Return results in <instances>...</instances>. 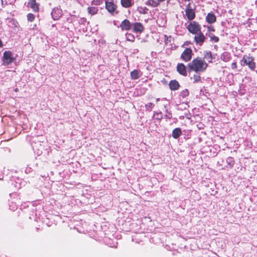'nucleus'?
Here are the masks:
<instances>
[{
    "label": "nucleus",
    "instance_id": "1",
    "mask_svg": "<svg viewBox=\"0 0 257 257\" xmlns=\"http://www.w3.org/2000/svg\"><path fill=\"white\" fill-rule=\"evenodd\" d=\"M207 64L202 58L197 57L188 64L189 71H194L197 73L203 72L207 67Z\"/></svg>",
    "mask_w": 257,
    "mask_h": 257
},
{
    "label": "nucleus",
    "instance_id": "2",
    "mask_svg": "<svg viewBox=\"0 0 257 257\" xmlns=\"http://www.w3.org/2000/svg\"><path fill=\"white\" fill-rule=\"evenodd\" d=\"M254 58L250 56V55H244L241 60V62L243 63L242 65H247L251 70H254L256 67V64L254 62Z\"/></svg>",
    "mask_w": 257,
    "mask_h": 257
},
{
    "label": "nucleus",
    "instance_id": "3",
    "mask_svg": "<svg viewBox=\"0 0 257 257\" xmlns=\"http://www.w3.org/2000/svg\"><path fill=\"white\" fill-rule=\"evenodd\" d=\"M15 58L13 53L10 51H6L3 54L2 58L3 65L8 66L11 64L14 60Z\"/></svg>",
    "mask_w": 257,
    "mask_h": 257
},
{
    "label": "nucleus",
    "instance_id": "4",
    "mask_svg": "<svg viewBox=\"0 0 257 257\" xmlns=\"http://www.w3.org/2000/svg\"><path fill=\"white\" fill-rule=\"evenodd\" d=\"M188 31L193 34H196L200 32V26L199 24L195 22H191L187 27Z\"/></svg>",
    "mask_w": 257,
    "mask_h": 257
},
{
    "label": "nucleus",
    "instance_id": "5",
    "mask_svg": "<svg viewBox=\"0 0 257 257\" xmlns=\"http://www.w3.org/2000/svg\"><path fill=\"white\" fill-rule=\"evenodd\" d=\"M105 8L112 15L117 14V12H115L116 6L112 2H106Z\"/></svg>",
    "mask_w": 257,
    "mask_h": 257
},
{
    "label": "nucleus",
    "instance_id": "6",
    "mask_svg": "<svg viewBox=\"0 0 257 257\" xmlns=\"http://www.w3.org/2000/svg\"><path fill=\"white\" fill-rule=\"evenodd\" d=\"M192 51L190 48H186L182 53L181 58L186 62L189 61L192 58Z\"/></svg>",
    "mask_w": 257,
    "mask_h": 257
},
{
    "label": "nucleus",
    "instance_id": "7",
    "mask_svg": "<svg viewBox=\"0 0 257 257\" xmlns=\"http://www.w3.org/2000/svg\"><path fill=\"white\" fill-rule=\"evenodd\" d=\"M185 12H186V15L187 18L189 20H192L194 19V18H195V13H194V11L193 10V9L191 8L190 4H189L187 6L186 10H185Z\"/></svg>",
    "mask_w": 257,
    "mask_h": 257
},
{
    "label": "nucleus",
    "instance_id": "8",
    "mask_svg": "<svg viewBox=\"0 0 257 257\" xmlns=\"http://www.w3.org/2000/svg\"><path fill=\"white\" fill-rule=\"evenodd\" d=\"M51 15L54 20H58L62 16V10L58 7L55 8L52 10Z\"/></svg>",
    "mask_w": 257,
    "mask_h": 257
},
{
    "label": "nucleus",
    "instance_id": "9",
    "mask_svg": "<svg viewBox=\"0 0 257 257\" xmlns=\"http://www.w3.org/2000/svg\"><path fill=\"white\" fill-rule=\"evenodd\" d=\"M194 39L196 43L201 46L204 42L205 37L203 33L200 31L199 33L196 34V35L194 37Z\"/></svg>",
    "mask_w": 257,
    "mask_h": 257
},
{
    "label": "nucleus",
    "instance_id": "10",
    "mask_svg": "<svg viewBox=\"0 0 257 257\" xmlns=\"http://www.w3.org/2000/svg\"><path fill=\"white\" fill-rule=\"evenodd\" d=\"M131 23L127 19H125L122 21L120 25V28L122 31H128L131 29Z\"/></svg>",
    "mask_w": 257,
    "mask_h": 257
},
{
    "label": "nucleus",
    "instance_id": "11",
    "mask_svg": "<svg viewBox=\"0 0 257 257\" xmlns=\"http://www.w3.org/2000/svg\"><path fill=\"white\" fill-rule=\"evenodd\" d=\"M177 71L183 76L187 75V71L186 66L183 63H179L177 66Z\"/></svg>",
    "mask_w": 257,
    "mask_h": 257
},
{
    "label": "nucleus",
    "instance_id": "12",
    "mask_svg": "<svg viewBox=\"0 0 257 257\" xmlns=\"http://www.w3.org/2000/svg\"><path fill=\"white\" fill-rule=\"evenodd\" d=\"M133 25L134 32L141 33L144 31V27L141 23H135Z\"/></svg>",
    "mask_w": 257,
    "mask_h": 257
},
{
    "label": "nucleus",
    "instance_id": "13",
    "mask_svg": "<svg viewBox=\"0 0 257 257\" xmlns=\"http://www.w3.org/2000/svg\"><path fill=\"white\" fill-rule=\"evenodd\" d=\"M142 75V72L138 70H134L131 72V78L134 80L139 78Z\"/></svg>",
    "mask_w": 257,
    "mask_h": 257
},
{
    "label": "nucleus",
    "instance_id": "14",
    "mask_svg": "<svg viewBox=\"0 0 257 257\" xmlns=\"http://www.w3.org/2000/svg\"><path fill=\"white\" fill-rule=\"evenodd\" d=\"M180 86L178 82L175 80H171L169 83V87L171 90H176L179 89Z\"/></svg>",
    "mask_w": 257,
    "mask_h": 257
},
{
    "label": "nucleus",
    "instance_id": "15",
    "mask_svg": "<svg viewBox=\"0 0 257 257\" xmlns=\"http://www.w3.org/2000/svg\"><path fill=\"white\" fill-rule=\"evenodd\" d=\"M230 58V54L227 52H223L220 56V59L225 62L229 61Z\"/></svg>",
    "mask_w": 257,
    "mask_h": 257
},
{
    "label": "nucleus",
    "instance_id": "16",
    "mask_svg": "<svg viewBox=\"0 0 257 257\" xmlns=\"http://www.w3.org/2000/svg\"><path fill=\"white\" fill-rule=\"evenodd\" d=\"M206 21L210 24L214 23L216 21V17L212 13H208L206 18Z\"/></svg>",
    "mask_w": 257,
    "mask_h": 257
},
{
    "label": "nucleus",
    "instance_id": "17",
    "mask_svg": "<svg viewBox=\"0 0 257 257\" xmlns=\"http://www.w3.org/2000/svg\"><path fill=\"white\" fill-rule=\"evenodd\" d=\"M182 135V131L180 128H175L172 132V137L174 139L178 138Z\"/></svg>",
    "mask_w": 257,
    "mask_h": 257
},
{
    "label": "nucleus",
    "instance_id": "18",
    "mask_svg": "<svg viewBox=\"0 0 257 257\" xmlns=\"http://www.w3.org/2000/svg\"><path fill=\"white\" fill-rule=\"evenodd\" d=\"M146 5L155 8L158 7L160 4L158 0H148L146 2Z\"/></svg>",
    "mask_w": 257,
    "mask_h": 257
},
{
    "label": "nucleus",
    "instance_id": "19",
    "mask_svg": "<svg viewBox=\"0 0 257 257\" xmlns=\"http://www.w3.org/2000/svg\"><path fill=\"white\" fill-rule=\"evenodd\" d=\"M204 57L208 60L209 62H211L213 58L212 53L210 51H205L204 52Z\"/></svg>",
    "mask_w": 257,
    "mask_h": 257
},
{
    "label": "nucleus",
    "instance_id": "20",
    "mask_svg": "<svg viewBox=\"0 0 257 257\" xmlns=\"http://www.w3.org/2000/svg\"><path fill=\"white\" fill-rule=\"evenodd\" d=\"M29 5H30L31 9L33 10L34 12H38L39 10V5L38 4L36 3V2H29L28 3Z\"/></svg>",
    "mask_w": 257,
    "mask_h": 257
},
{
    "label": "nucleus",
    "instance_id": "21",
    "mask_svg": "<svg viewBox=\"0 0 257 257\" xmlns=\"http://www.w3.org/2000/svg\"><path fill=\"white\" fill-rule=\"evenodd\" d=\"M121 5L124 8H129L132 6L131 0H121Z\"/></svg>",
    "mask_w": 257,
    "mask_h": 257
},
{
    "label": "nucleus",
    "instance_id": "22",
    "mask_svg": "<svg viewBox=\"0 0 257 257\" xmlns=\"http://www.w3.org/2000/svg\"><path fill=\"white\" fill-rule=\"evenodd\" d=\"M88 11L89 14H90L91 15H93L97 13L98 9L97 7H88Z\"/></svg>",
    "mask_w": 257,
    "mask_h": 257
},
{
    "label": "nucleus",
    "instance_id": "23",
    "mask_svg": "<svg viewBox=\"0 0 257 257\" xmlns=\"http://www.w3.org/2000/svg\"><path fill=\"white\" fill-rule=\"evenodd\" d=\"M126 38L127 41H131V42H134L135 41V36L130 33H126Z\"/></svg>",
    "mask_w": 257,
    "mask_h": 257
},
{
    "label": "nucleus",
    "instance_id": "24",
    "mask_svg": "<svg viewBox=\"0 0 257 257\" xmlns=\"http://www.w3.org/2000/svg\"><path fill=\"white\" fill-rule=\"evenodd\" d=\"M180 95L181 97L183 98L189 95V91L187 89H185L183 90L182 92H181Z\"/></svg>",
    "mask_w": 257,
    "mask_h": 257
},
{
    "label": "nucleus",
    "instance_id": "25",
    "mask_svg": "<svg viewBox=\"0 0 257 257\" xmlns=\"http://www.w3.org/2000/svg\"><path fill=\"white\" fill-rule=\"evenodd\" d=\"M154 106V104L151 102L145 105L146 109L149 111H151Z\"/></svg>",
    "mask_w": 257,
    "mask_h": 257
},
{
    "label": "nucleus",
    "instance_id": "26",
    "mask_svg": "<svg viewBox=\"0 0 257 257\" xmlns=\"http://www.w3.org/2000/svg\"><path fill=\"white\" fill-rule=\"evenodd\" d=\"M193 79L194 80V82H198L201 81V77L197 74H195L193 76Z\"/></svg>",
    "mask_w": 257,
    "mask_h": 257
},
{
    "label": "nucleus",
    "instance_id": "27",
    "mask_svg": "<svg viewBox=\"0 0 257 257\" xmlns=\"http://www.w3.org/2000/svg\"><path fill=\"white\" fill-rule=\"evenodd\" d=\"M27 19L29 22H33L35 19V16L32 14H29L27 15Z\"/></svg>",
    "mask_w": 257,
    "mask_h": 257
},
{
    "label": "nucleus",
    "instance_id": "28",
    "mask_svg": "<svg viewBox=\"0 0 257 257\" xmlns=\"http://www.w3.org/2000/svg\"><path fill=\"white\" fill-rule=\"evenodd\" d=\"M226 163L230 166H232L233 164V159L231 157H228L226 159Z\"/></svg>",
    "mask_w": 257,
    "mask_h": 257
},
{
    "label": "nucleus",
    "instance_id": "29",
    "mask_svg": "<svg viewBox=\"0 0 257 257\" xmlns=\"http://www.w3.org/2000/svg\"><path fill=\"white\" fill-rule=\"evenodd\" d=\"M102 3V0H93L92 4L94 5H100Z\"/></svg>",
    "mask_w": 257,
    "mask_h": 257
},
{
    "label": "nucleus",
    "instance_id": "30",
    "mask_svg": "<svg viewBox=\"0 0 257 257\" xmlns=\"http://www.w3.org/2000/svg\"><path fill=\"white\" fill-rule=\"evenodd\" d=\"M166 113L165 114V117L167 118H171L172 117V114L171 113L169 112L168 110H166Z\"/></svg>",
    "mask_w": 257,
    "mask_h": 257
},
{
    "label": "nucleus",
    "instance_id": "31",
    "mask_svg": "<svg viewBox=\"0 0 257 257\" xmlns=\"http://www.w3.org/2000/svg\"><path fill=\"white\" fill-rule=\"evenodd\" d=\"M86 22V19L84 18H81L79 21V23L80 24H84L85 22Z\"/></svg>",
    "mask_w": 257,
    "mask_h": 257
},
{
    "label": "nucleus",
    "instance_id": "32",
    "mask_svg": "<svg viewBox=\"0 0 257 257\" xmlns=\"http://www.w3.org/2000/svg\"><path fill=\"white\" fill-rule=\"evenodd\" d=\"M231 68L232 69H235L237 68V64H236V62H233L231 64Z\"/></svg>",
    "mask_w": 257,
    "mask_h": 257
},
{
    "label": "nucleus",
    "instance_id": "33",
    "mask_svg": "<svg viewBox=\"0 0 257 257\" xmlns=\"http://www.w3.org/2000/svg\"><path fill=\"white\" fill-rule=\"evenodd\" d=\"M211 39L214 40L215 42H217L219 40V38L216 36H213L211 37Z\"/></svg>",
    "mask_w": 257,
    "mask_h": 257
},
{
    "label": "nucleus",
    "instance_id": "34",
    "mask_svg": "<svg viewBox=\"0 0 257 257\" xmlns=\"http://www.w3.org/2000/svg\"><path fill=\"white\" fill-rule=\"evenodd\" d=\"M156 115H157V117L156 118L158 119H160L162 118V114L161 113H156Z\"/></svg>",
    "mask_w": 257,
    "mask_h": 257
},
{
    "label": "nucleus",
    "instance_id": "35",
    "mask_svg": "<svg viewBox=\"0 0 257 257\" xmlns=\"http://www.w3.org/2000/svg\"><path fill=\"white\" fill-rule=\"evenodd\" d=\"M208 31H214V29L212 27L210 26L208 27Z\"/></svg>",
    "mask_w": 257,
    "mask_h": 257
},
{
    "label": "nucleus",
    "instance_id": "36",
    "mask_svg": "<svg viewBox=\"0 0 257 257\" xmlns=\"http://www.w3.org/2000/svg\"><path fill=\"white\" fill-rule=\"evenodd\" d=\"M141 9H143V12H142V11H140V13H143V14H145V10L146 8H140Z\"/></svg>",
    "mask_w": 257,
    "mask_h": 257
},
{
    "label": "nucleus",
    "instance_id": "37",
    "mask_svg": "<svg viewBox=\"0 0 257 257\" xmlns=\"http://www.w3.org/2000/svg\"><path fill=\"white\" fill-rule=\"evenodd\" d=\"M3 43L2 41L0 40V48L3 47Z\"/></svg>",
    "mask_w": 257,
    "mask_h": 257
},
{
    "label": "nucleus",
    "instance_id": "38",
    "mask_svg": "<svg viewBox=\"0 0 257 257\" xmlns=\"http://www.w3.org/2000/svg\"><path fill=\"white\" fill-rule=\"evenodd\" d=\"M36 0H30L29 2H33V1L36 2Z\"/></svg>",
    "mask_w": 257,
    "mask_h": 257
},
{
    "label": "nucleus",
    "instance_id": "39",
    "mask_svg": "<svg viewBox=\"0 0 257 257\" xmlns=\"http://www.w3.org/2000/svg\"><path fill=\"white\" fill-rule=\"evenodd\" d=\"M159 100H160V98H157L156 99V101L158 102V101H159Z\"/></svg>",
    "mask_w": 257,
    "mask_h": 257
},
{
    "label": "nucleus",
    "instance_id": "40",
    "mask_svg": "<svg viewBox=\"0 0 257 257\" xmlns=\"http://www.w3.org/2000/svg\"><path fill=\"white\" fill-rule=\"evenodd\" d=\"M15 91H18V88H16V89H15Z\"/></svg>",
    "mask_w": 257,
    "mask_h": 257
}]
</instances>
